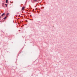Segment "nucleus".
Returning <instances> with one entry per match:
<instances>
[{"mask_svg":"<svg viewBox=\"0 0 77 77\" xmlns=\"http://www.w3.org/2000/svg\"><path fill=\"white\" fill-rule=\"evenodd\" d=\"M25 8V7H23L22 8V10L23 11V10H24V9Z\"/></svg>","mask_w":77,"mask_h":77,"instance_id":"f257e3e1","label":"nucleus"},{"mask_svg":"<svg viewBox=\"0 0 77 77\" xmlns=\"http://www.w3.org/2000/svg\"><path fill=\"white\" fill-rule=\"evenodd\" d=\"M4 15H5V13H3L2 15V17Z\"/></svg>","mask_w":77,"mask_h":77,"instance_id":"f03ea898","label":"nucleus"},{"mask_svg":"<svg viewBox=\"0 0 77 77\" xmlns=\"http://www.w3.org/2000/svg\"><path fill=\"white\" fill-rule=\"evenodd\" d=\"M8 0H6V3H8Z\"/></svg>","mask_w":77,"mask_h":77,"instance_id":"7ed1b4c3","label":"nucleus"},{"mask_svg":"<svg viewBox=\"0 0 77 77\" xmlns=\"http://www.w3.org/2000/svg\"><path fill=\"white\" fill-rule=\"evenodd\" d=\"M6 18H7L6 17H4V20H5V19H6Z\"/></svg>","mask_w":77,"mask_h":77,"instance_id":"20e7f679","label":"nucleus"},{"mask_svg":"<svg viewBox=\"0 0 77 77\" xmlns=\"http://www.w3.org/2000/svg\"><path fill=\"white\" fill-rule=\"evenodd\" d=\"M5 5H6V6H7V4H6Z\"/></svg>","mask_w":77,"mask_h":77,"instance_id":"39448f33","label":"nucleus"},{"mask_svg":"<svg viewBox=\"0 0 77 77\" xmlns=\"http://www.w3.org/2000/svg\"><path fill=\"white\" fill-rule=\"evenodd\" d=\"M34 0V1H36V0Z\"/></svg>","mask_w":77,"mask_h":77,"instance_id":"423d86ee","label":"nucleus"},{"mask_svg":"<svg viewBox=\"0 0 77 77\" xmlns=\"http://www.w3.org/2000/svg\"><path fill=\"white\" fill-rule=\"evenodd\" d=\"M7 15H9V13H8V14H7Z\"/></svg>","mask_w":77,"mask_h":77,"instance_id":"0eeeda50","label":"nucleus"},{"mask_svg":"<svg viewBox=\"0 0 77 77\" xmlns=\"http://www.w3.org/2000/svg\"><path fill=\"white\" fill-rule=\"evenodd\" d=\"M1 18V16H0V18Z\"/></svg>","mask_w":77,"mask_h":77,"instance_id":"6e6552de","label":"nucleus"}]
</instances>
